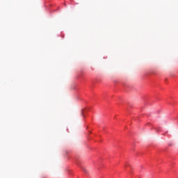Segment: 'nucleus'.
<instances>
[{
    "label": "nucleus",
    "mask_w": 178,
    "mask_h": 178,
    "mask_svg": "<svg viewBox=\"0 0 178 178\" xmlns=\"http://www.w3.org/2000/svg\"><path fill=\"white\" fill-rule=\"evenodd\" d=\"M127 166H130V165H129V164H127Z\"/></svg>",
    "instance_id": "1"
}]
</instances>
